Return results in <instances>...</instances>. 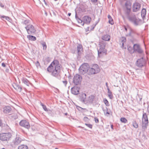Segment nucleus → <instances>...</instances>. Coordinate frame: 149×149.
<instances>
[{"label": "nucleus", "instance_id": "18", "mask_svg": "<svg viewBox=\"0 0 149 149\" xmlns=\"http://www.w3.org/2000/svg\"><path fill=\"white\" fill-rule=\"evenodd\" d=\"M148 123V118L146 119H143L142 123V127L143 128H146L147 127Z\"/></svg>", "mask_w": 149, "mask_h": 149}, {"label": "nucleus", "instance_id": "35", "mask_svg": "<svg viewBox=\"0 0 149 149\" xmlns=\"http://www.w3.org/2000/svg\"><path fill=\"white\" fill-rule=\"evenodd\" d=\"M133 125L134 127L137 128L138 127V124L136 121H134L133 123Z\"/></svg>", "mask_w": 149, "mask_h": 149}, {"label": "nucleus", "instance_id": "40", "mask_svg": "<svg viewBox=\"0 0 149 149\" xmlns=\"http://www.w3.org/2000/svg\"><path fill=\"white\" fill-rule=\"evenodd\" d=\"M133 31L131 30L130 29V31L129 33L128 34L126 35V36H131V34L132 33H133Z\"/></svg>", "mask_w": 149, "mask_h": 149}, {"label": "nucleus", "instance_id": "54", "mask_svg": "<svg viewBox=\"0 0 149 149\" xmlns=\"http://www.w3.org/2000/svg\"><path fill=\"white\" fill-rule=\"evenodd\" d=\"M147 111L148 113H149V105L148 106Z\"/></svg>", "mask_w": 149, "mask_h": 149}, {"label": "nucleus", "instance_id": "29", "mask_svg": "<svg viewBox=\"0 0 149 149\" xmlns=\"http://www.w3.org/2000/svg\"><path fill=\"white\" fill-rule=\"evenodd\" d=\"M18 149H28V147L27 146L21 145L18 147Z\"/></svg>", "mask_w": 149, "mask_h": 149}, {"label": "nucleus", "instance_id": "1", "mask_svg": "<svg viewBox=\"0 0 149 149\" xmlns=\"http://www.w3.org/2000/svg\"><path fill=\"white\" fill-rule=\"evenodd\" d=\"M61 66L59 64L58 61L57 60H54L48 67L47 71L49 73H51L52 75L60 79L61 77L59 73L61 72Z\"/></svg>", "mask_w": 149, "mask_h": 149}, {"label": "nucleus", "instance_id": "5", "mask_svg": "<svg viewBox=\"0 0 149 149\" xmlns=\"http://www.w3.org/2000/svg\"><path fill=\"white\" fill-rule=\"evenodd\" d=\"M89 69L88 74L90 75L97 73L100 71V69L98 67V66L97 64L94 65L92 66V68Z\"/></svg>", "mask_w": 149, "mask_h": 149}, {"label": "nucleus", "instance_id": "57", "mask_svg": "<svg viewBox=\"0 0 149 149\" xmlns=\"http://www.w3.org/2000/svg\"><path fill=\"white\" fill-rule=\"evenodd\" d=\"M41 105L43 107V106L44 105H44L42 103H41Z\"/></svg>", "mask_w": 149, "mask_h": 149}, {"label": "nucleus", "instance_id": "41", "mask_svg": "<svg viewBox=\"0 0 149 149\" xmlns=\"http://www.w3.org/2000/svg\"><path fill=\"white\" fill-rule=\"evenodd\" d=\"M146 118H148L147 116L146 113H144L143 115V120L144 119H146Z\"/></svg>", "mask_w": 149, "mask_h": 149}, {"label": "nucleus", "instance_id": "34", "mask_svg": "<svg viewBox=\"0 0 149 149\" xmlns=\"http://www.w3.org/2000/svg\"><path fill=\"white\" fill-rule=\"evenodd\" d=\"M11 117L13 119L15 120L17 118V116L16 114H13L11 116Z\"/></svg>", "mask_w": 149, "mask_h": 149}, {"label": "nucleus", "instance_id": "36", "mask_svg": "<svg viewBox=\"0 0 149 149\" xmlns=\"http://www.w3.org/2000/svg\"><path fill=\"white\" fill-rule=\"evenodd\" d=\"M104 102L107 106H109V102L106 99H104Z\"/></svg>", "mask_w": 149, "mask_h": 149}, {"label": "nucleus", "instance_id": "48", "mask_svg": "<svg viewBox=\"0 0 149 149\" xmlns=\"http://www.w3.org/2000/svg\"><path fill=\"white\" fill-rule=\"evenodd\" d=\"M92 3H96L97 1V0H90Z\"/></svg>", "mask_w": 149, "mask_h": 149}, {"label": "nucleus", "instance_id": "31", "mask_svg": "<svg viewBox=\"0 0 149 149\" xmlns=\"http://www.w3.org/2000/svg\"><path fill=\"white\" fill-rule=\"evenodd\" d=\"M120 121L122 122L125 123L127 122V120L125 118H120Z\"/></svg>", "mask_w": 149, "mask_h": 149}, {"label": "nucleus", "instance_id": "58", "mask_svg": "<svg viewBox=\"0 0 149 149\" xmlns=\"http://www.w3.org/2000/svg\"><path fill=\"white\" fill-rule=\"evenodd\" d=\"M64 114H65V115L66 116V115H67L68 113H64Z\"/></svg>", "mask_w": 149, "mask_h": 149}, {"label": "nucleus", "instance_id": "16", "mask_svg": "<svg viewBox=\"0 0 149 149\" xmlns=\"http://www.w3.org/2000/svg\"><path fill=\"white\" fill-rule=\"evenodd\" d=\"M3 113L6 114H8L10 113L11 108L10 106H6L4 107L3 108Z\"/></svg>", "mask_w": 149, "mask_h": 149}, {"label": "nucleus", "instance_id": "33", "mask_svg": "<svg viewBox=\"0 0 149 149\" xmlns=\"http://www.w3.org/2000/svg\"><path fill=\"white\" fill-rule=\"evenodd\" d=\"M1 17L2 19L4 20H5V19L8 20L9 19V17H6L4 15L1 16Z\"/></svg>", "mask_w": 149, "mask_h": 149}, {"label": "nucleus", "instance_id": "10", "mask_svg": "<svg viewBox=\"0 0 149 149\" xmlns=\"http://www.w3.org/2000/svg\"><path fill=\"white\" fill-rule=\"evenodd\" d=\"M134 52H137L139 54H142L143 51L140 47V45L137 44H135L133 46Z\"/></svg>", "mask_w": 149, "mask_h": 149}, {"label": "nucleus", "instance_id": "39", "mask_svg": "<svg viewBox=\"0 0 149 149\" xmlns=\"http://www.w3.org/2000/svg\"><path fill=\"white\" fill-rule=\"evenodd\" d=\"M62 82L64 84L65 86H66V85L68 83V81H67L65 79H64V80L62 81Z\"/></svg>", "mask_w": 149, "mask_h": 149}, {"label": "nucleus", "instance_id": "17", "mask_svg": "<svg viewBox=\"0 0 149 149\" xmlns=\"http://www.w3.org/2000/svg\"><path fill=\"white\" fill-rule=\"evenodd\" d=\"M12 86L15 89L19 92H20L22 90V87L17 84L14 83L13 84Z\"/></svg>", "mask_w": 149, "mask_h": 149}, {"label": "nucleus", "instance_id": "32", "mask_svg": "<svg viewBox=\"0 0 149 149\" xmlns=\"http://www.w3.org/2000/svg\"><path fill=\"white\" fill-rule=\"evenodd\" d=\"M103 111L104 112V114L105 115L107 114H109V113L108 112V109L107 107H106V109H104L103 108H102Z\"/></svg>", "mask_w": 149, "mask_h": 149}, {"label": "nucleus", "instance_id": "56", "mask_svg": "<svg viewBox=\"0 0 149 149\" xmlns=\"http://www.w3.org/2000/svg\"><path fill=\"white\" fill-rule=\"evenodd\" d=\"M71 15V13H68V15L69 16H70Z\"/></svg>", "mask_w": 149, "mask_h": 149}, {"label": "nucleus", "instance_id": "62", "mask_svg": "<svg viewBox=\"0 0 149 149\" xmlns=\"http://www.w3.org/2000/svg\"><path fill=\"white\" fill-rule=\"evenodd\" d=\"M55 149H58V148H55Z\"/></svg>", "mask_w": 149, "mask_h": 149}, {"label": "nucleus", "instance_id": "30", "mask_svg": "<svg viewBox=\"0 0 149 149\" xmlns=\"http://www.w3.org/2000/svg\"><path fill=\"white\" fill-rule=\"evenodd\" d=\"M41 44L42 45L43 47V49L44 50H46L47 48V45L45 42H43L41 43Z\"/></svg>", "mask_w": 149, "mask_h": 149}, {"label": "nucleus", "instance_id": "7", "mask_svg": "<svg viewBox=\"0 0 149 149\" xmlns=\"http://www.w3.org/2000/svg\"><path fill=\"white\" fill-rule=\"evenodd\" d=\"M25 28L26 29L28 33L29 34L33 35L36 31L34 26L32 24L28 25L25 27Z\"/></svg>", "mask_w": 149, "mask_h": 149}, {"label": "nucleus", "instance_id": "21", "mask_svg": "<svg viewBox=\"0 0 149 149\" xmlns=\"http://www.w3.org/2000/svg\"><path fill=\"white\" fill-rule=\"evenodd\" d=\"M102 40L106 41H109L110 39V36L107 34L104 35L102 37Z\"/></svg>", "mask_w": 149, "mask_h": 149}, {"label": "nucleus", "instance_id": "52", "mask_svg": "<svg viewBox=\"0 0 149 149\" xmlns=\"http://www.w3.org/2000/svg\"><path fill=\"white\" fill-rule=\"evenodd\" d=\"M124 29L126 31H127V28L126 27V26H124Z\"/></svg>", "mask_w": 149, "mask_h": 149}, {"label": "nucleus", "instance_id": "63", "mask_svg": "<svg viewBox=\"0 0 149 149\" xmlns=\"http://www.w3.org/2000/svg\"><path fill=\"white\" fill-rule=\"evenodd\" d=\"M2 149H6L4 148H2Z\"/></svg>", "mask_w": 149, "mask_h": 149}, {"label": "nucleus", "instance_id": "43", "mask_svg": "<svg viewBox=\"0 0 149 149\" xmlns=\"http://www.w3.org/2000/svg\"><path fill=\"white\" fill-rule=\"evenodd\" d=\"M36 65L37 68H38L40 66V64L38 61H37L36 62Z\"/></svg>", "mask_w": 149, "mask_h": 149}, {"label": "nucleus", "instance_id": "46", "mask_svg": "<svg viewBox=\"0 0 149 149\" xmlns=\"http://www.w3.org/2000/svg\"><path fill=\"white\" fill-rule=\"evenodd\" d=\"M94 120H95V122L96 123H98L99 122V120H98V119L97 118V117H95L94 118Z\"/></svg>", "mask_w": 149, "mask_h": 149}, {"label": "nucleus", "instance_id": "38", "mask_svg": "<svg viewBox=\"0 0 149 149\" xmlns=\"http://www.w3.org/2000/svg\"><path fill=\"white\" fill-rule=\"evenodd\" d=\"M85 125H86V126H87L88 127H89L91 129H92V128L93 125L91 124H87V123H85Z\"/></svg>", "mask_w": 149, "mask_h": 149}, {"label": "nucleus", "instance_id": "22", "mask_svg": "<svg viewBox=\"0 0 149 149\" xmlns=\"http://www.w3.org/2000/svg\"><path fill=\"white\" fill-rule=\"evenodd\" d=\"M95 98V96L94 95H91L88 98V102L91 104L93 103Z\"/></svg>", "mask_w": 149, "mask_h": 149}, {"label": "nucleus", "instance_id": "53", "mask_svg": "<svg viewBox=\"0 0 149 149\" xmlns=\"http://www.w3.org/2000/svg\"><path fill=\"white\" fill-rule=\"evenodd\" d=\"M106 86H107V88H109V87L108 86L107 83H106Z\"/></svg>", "mask_w": 149, "mask_h": 149}, {"label": "nucleus", "instance_id": "49", "mask_svg": "<svg viewBox=\"0 0 149 149\" xmlns=\"http://www.w3.org/2000/svg\"><path fill=\"white\" fill-rule=\"evenodd\" d=\"M75 13H76V14H75V18L76 19V20H77V19L79 18V17L77 16V12L76 11L75 12Z\"/></svg>", "mask_w": 149, "mask_h": 149}, {"label": "nucleus", "instance_id": "61", "mask_svg": "<svg viewBox=\"0 0 149 149\" xmlns=\"http://www.w3.org/2000/svg\"><path fill=\"white\" fill-rule=\"evenodd\" d=\"M43 1L45 2V3L46 4L45 0H43Z\"/></svg>", "mask_w": 149, "mask_h": 149}, {"label": "nucleus", "instance_id": "51", "mask_svg": "<svg viewBox=\"0 0 149 149\" xmlns=\"http://www.w3.org/2000/svg\"><path fill=\"white\" fill-rule=\"evenodd\" d=\"M0 6L2 8H3L4 7V6L2 3H0Z\"/></svg>", "mask_w": 149, "mask_h": 149}, {"label": "nucleus", "instance_id": "8", "mask_svg": "<svg viewBox=\"0 0 149 149\" xmlns=\"http://www.w3.org/2000/svg\"><path fill=\"white\" fill-rule=\"evenodd\" d=\"M99 45H100V49L98 50V55L102 53H104L106 52V50L105 49L106 46L105 42L103 41H101L100 42Z\"/></svg>", "mask_w": 149, "mask_h": 149}, {"label": "nucleus", "instance_id": "3", "mask_svg": "<svg viewBox=\"0 0 149 149\" xmlns=\"http://www.w3.org/2000/svg\"><path fill=\"white\" fill-rule=\"evenodd\" d=\"M89 69V65L87 63H84L80 67L79 72L80 74H84L87 72Z\"/></svg>", "mask_w": 149, "mask_h": 149}, {"label": "nucleus", "instance_id": "9", "mask_svg": "<svg viewBox=\"0 0 149 149\" xmlns=\"http://www.w3.org/2000/svg\"><path fill=\"white\" fill-rule=\"evenodd\" d=\"M19 124L20 126L23 127L27 129H29L30 127L29 122L26 120H21Z\"/></svg>", "mask_w": 149, "mask_h": 149}, {"label": "nucleus", "instance_id": "59", "mask_svg": "<svg viewBox=\"0 0 149 149\" xmlns=\"http://www.w3.org/2000/svg\"><path fill=\"white\" fill-rule=\"evenodd\" d=\"M111 128L112 129H113V125H111Z\"/></svg>", "mask_w": 149, "mask_h": 149}, {"label": "nucleus", "instance_id": "47", "mask_svg": "<svg viewBox=\"0 0 149 149\" xmlns=\"http://www.w3.org/2000/svg\"><path fill=\"white\" fill-rule=\"evenodd\" d=\"M29 23V20H25L23 22V24L26 25Z\"/></svg>", "mask_w": 149, "mask_h": 149}, {"label": "nucleus", "instance_id": "45", "mask_svg": "<svg viewBox=\"0 0 149 149\" xmlns=\"http://www.w3.org/2000/svg\"><path fill=\"white\" fill-rule=\"evenodd\" d=\"M84 121L87 122H88V121L89 119H88V118L87 117H85L84 118Z\"/></svg>", "mask_w": 149, "mask_h": 149}, {"label": "nucleus", "instance_id": "42", "mask_svg": "<svg viewBox=\"0 0 149 149\" xmlns=\"http://www.w3.org/2000/svg\"><path fill=\"white\" fill-rule=\"evenodd\" d=\"M42 108L45 111H48V110L45 105H43Z\"/></svg>", "mask_w": 149, "mask_h": 149}, {"label": "nucleus", "instance_id": "55", "mask_svg": "<svg viewBox=\"0 0 149 149\" xmlns=\"http://www.w3.org/2000/svg\"><path fill=\"white\" fill-rule=\"evenodd\" d=\"M45 14L46 15V16H47V13L46 11H45Z\"/></svg>", "mask_w": 149, "mask_h": 149}, {"label": "nucleus", "instance_id": "2", "mask_svg": "<svg viewBox=\"0 0 149 149\" xmlns=\"http://www.w3.org/2000/svg\"><path fill=\"white\" fill-rule=\"evenodd\" d=\"M125 17L130 22L134 25L137 26L141 24V20L134 13L130 12L125 13Z\"/></svg>", "mask_w": 149, "mask_h": 149}, {"label": "nucleus", "instance_id": "12", "mask_svg": "<svg viewBox=\"0 0 149 149\" xmlns=\"http://www.w3.org/2000/svg\"><path fill=\"white\" fill-rule=\"evenodd\" d=\"M131 5L132 3L130 1H126L125 4L126 9L124 10V13L131 12Z\"/></svg>", "mask_w": 149, "mask_h": 149}, {"label": "nucleus", "instance_id": "27", "mask_svg": "<svg viewBox=\"0 0 149 149\" xmlns=\"http://www.w3.org/2000/svg\"><path fill=\"white\" fill-rule=\"evenodd\" d=\"M108 18L109 19V23L111 24H114L113 20L111 16L109 15L108 16Z\"/></svg>", "mask_w": 149, "mask_h": 149}, {"label": "nucleus", "instance_id": "6", "mask_svg": "<svg viewBox=\"0 0 149 149\" xmlns=\"http://www.w3.org/2000/svg\"><path fill=\"white\" fill-rule=\"evenodd\" d=\"M12 136L10 133H3L0 134V139L2 141H7L9 140Z\"/></svg>", "mask_w": 149, "mask_h": 149}, {"label": "nucleus", "instance_id": "19", "mask_svg": "<svg viewBox=\"0 0 149 149\" xmlns=\"http://www.w3.org/2000/svg\"><path fill=\"white\" fill-rule=\"evenodd\" d=\"M21 141L22 140L20 138L17 137L13 141V143L15 145H17L21 142Z\"/></svg>", "mask_w": 149, "mask_h": 149}, {"label": "nucleus", "instance_id": "4", "mask_svg": "<svg viewBox=\"0 0 149 149\" xmlns=\"http://www.w3.org/2000/svg\"><path fill=\"white\" fill-rule=\"evenodd\" d=\"M73 82L74 85L77 86L81 84L82 80L81 76L78 74H76L73 78Z\"/></svg>", "mask_w": 149, "mask_h": 149}, {"label": "nucleus", "instance_id": "37", "mask_svg": "<svg viewBox=\"0 0 149 149\" xmlns=\"http://www.w3.org/2000/svg\"><path fill=\"white\" fill-rule=\"evenodd\" d=\"M122 38H123V39L122 40V46H123L124 43L126 42V40L125 37H122Z\"/></svg>", "mask_w": 149, "mask_h": 149}, {"label": "nucleus", "instance_id": "25", "mask_svg": "<svg viewBox=\"0 0 149 149\" xmlns=\"http://www.w3.org/2000/svg\"><path fill=\"white\" fill-rule=\"evenodd\" d=\"M146 9L143 8L141 11V15L143 18H144L146 15Z\"/></svg>", "mask_w": 149, "mask_h": 149}, {"label": "nucleus", "instance_id": "28", "mask_svg": "<svg viewBox=\"0 0 149 149\" xmlns=\"http://www.w3.org/2000/svg\"><path fill=\"white\" fill-rule=\"evenodd\" d=\"M27 38L29 40H31L35 41L36 40V38L33 36L28 35L27 36Z\"/></svg>", "mask_w": 149, "mask_h": 149}, {"label": "nucleus", "instance_id": "26", "mask_svg": "<svg viewBox=\"0 0 149 149\" xmlns=\"http://www.w3.org/2000/svg\"><path fill=\"white\" fill-rule=\"evenodd\" d=\"M108 90V95L110 98L112 99L113 98V95L112 92L110 91L109 88H107Z\"/></svg>", "mask_w": 149, "mask_h": 149}, {"label": "nucleus", "instance_id": "20", "mask_svg": "<svg viewBox=\"0 0 149 149\" xmlns=\"http://www.w3.org/2000/svg\"><path fill=\"white\" fill-rule=\"evenodd\" d=\"M83 50L82 46L80 44H78L77 46V53L79 55L80 54Z\"/></svg>", "mask_w": 149, "mask_h": 149}, {"label": "nucleus", "instance_id": "24", "mask_svg": "<svg viewBox=\"0 0 149 149\" xmlns=\"http://www.w3.org/2000/svg\"><path fill=\"white\" fill-rule=\"evenodd\" d=\"M81 100L82 102H85L86 98V95L85 93H83L80 96Z\"/></svg>", "mask_w": 149, "mask_h": 149}, {"label": "nucleus", "instance_id": "50", "mask_svg": "<svg viewBox=\"0 0 149 149\" xmlns=\"http://www.w3.org/2000/svg\"><path fill=\"white\" fill-rule=\"evenodd\" d=\"M2 66L3 67H5L6 66V65L4 63H2L1 64Z\"/></svg>", "mask_w": 149, "mask_h": 149}, {"label": "nucleus", "instance_id": "23", "mask_svg": "<svg viewBox=\"0 0 149 149\" xmlns=\"http://www.w3.org/2000/svg\"><path fill=\"white\" fill-rule=\"evenodd\" d=\"M22 80L23 83L28 86H29L30 83L29 80L25 78H22Z\"/></svg>", "mask_w": 149, "mask_h": 149}, {"label": "nucleus", "instance_id": "13", "mask_svg": "<svg viewBox=\"0 0 149 149\" xmlns=\"http://www.w3.org/2000/svg\"><path fill=\"white\" fill-rule=\"evenodd\" d=\"M141 4L138 2L134 3L132 6L133 12H136L138 11L141 8Z\"/></svg>", "mask_w": 149, "mask_h": 149}, {"label": "nucleus", "instance_id": "60", "mask_svg": "<svg viewBox=\"0 0 149 149\" xmlns=\"http://www.w3.org/2000/svg\"><path fill=\"white\" fill-rule=\"evenodd\" d=\"M96 25V24L95 25V26L93 28V29H94V28L95 27V26Z\"/></svg>", "mask_w": 149, "mask_h": 149}, {"label": "nucleus", "instance_id": "11", "mask_svg": "<svg viewBox=\"0 0 149 149\" xmlns=\"http://www.w3.org/2000/svg\"><path fill=\"white\" fill-rule=\"evenodd\" d=\"M137 66L141 68L144 66L146 64V61L142 57L141 58L138 59L136 63Z\"/></svg>", "mask_w": 149, "mask_h": 149}, {"label": "nucleus", "instance_id": "14", "mask_svg": "<svg viewBox=\"0 0 149 149\" xmlns=\"http://www.w3.org/2000/svg\"><path fill=\"white\" fill-rule=\"evenodd\" d=\"M91 20V18L88 16H86L83 17V23L81 25L84 26V24H89Z\"/></svg>", "mask_w": 149, "mask_h": 149}, {"label": "nucleus", "instance_id": "44", "mask_svg": "<svg viewBox=\"0 0 149 149\" xmlns=\"http://www.w3.org/2000/svg\"><path fill=\"white\" fill-rule=\"evenodd\" d=\"M78 22L79 23H83V22H82V21L80 19V18H78L77 19V20Z\"/></svg>", "mask_w": 149, "mask_h": 149}, {"label": "nucleus", "instance_id": "15", "mask_svg": "<svg viewBox=\"0 0 149 149\" xmlns=\"http://www.w3.org/2000/svg\"><path fill=\"white\" fill-rule=\"evenodd\" d=\"M80 88L77 86H74L71 89V93L74 95H77L79 93Z\"/></svg>", "mask_w": 149, "mask_h": 149}]
</instances>
